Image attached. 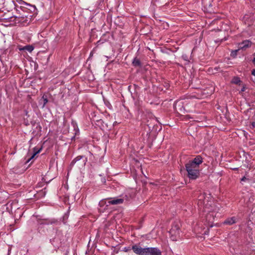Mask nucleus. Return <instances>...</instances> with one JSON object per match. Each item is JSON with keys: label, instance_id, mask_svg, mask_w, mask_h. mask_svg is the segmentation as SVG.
<instances>
[{"label": "nucleus", "instance_id": "15", "mask_svg": "<svg viewBox=\"0 0 255 255\" xmlns=\"http://www.w3.org/2000/svg\"><path fill=\"white\" fill-rule=\"evenodd\" d=\"M132 64L135 66H139L140 65V60L136 58H134L132 61Z\"/></svg>", "mask_w": 255, "mask_h": 255}, {"label": "nucleus", "instance_id": "20", "mask_svg": "<svg viewBox=\"0 0 255 255\" xmlns=\"http://www.w3.org/2000/svg\"><path fill=\"white\" fill-rule=\"evenodd\" d=\"M42 98H43V101H44V103H43V105L42 107H44L45 106V105L47 103L48 100L46 98H44V97H43Z\"/></svg>", "mask_w": 255, "mask_h": 255}, {"label": "nucleus", "instance_id": "23", "mask_svg": "<svg viewBox=\"0 0 255 255\" xmlns=\"http://www.w3.org/2000/svg\"><path fill=\"white\" fill-rule=\"evenodd\" d=\"M245 90V87H243L241 89V92H244Z\"/></svg>", "mask_w": 255, "mask_h": 255}, {"label": "nucleus", "instance_id": "24", "mask_svg": "<svg viewBox=\"0 0 255 255\" xmlns=\"http://www.w3.org/2000/svg\"><path fill=\"white\" fill-rule=\"evenodd\" d=\"M252 125L254 128H255V122H253Z\"/></svg>", "mask_w": 255, "mask_h": 255}, {"label": "nucleus", "instance_id": "5", "mask_svg": "<svg viewBox=\"0 0 255 255\" xmlns=\"http://www.w3.org/2000/svg\"><path fill=\"white\" fill-rule=\"evenodd\" d=\"M145 255H162V253L158 248L146 247Z\"/></svg>", "mask_w": 255, "mask_h": 255}, {"label": "nucleus", "instance_id": "22", "mask_svg": "<svg viewBox=\"0 0 255 255\" xmlns=\"http://www.w3.org/2000/svg\"><path fill=\"white\" fill-rule=\"evenodd\" d=\"M247 179L246 177H243L242 179H241V181H245L246 180H247Z\"/></svg>", "mask_w": 255, "mask_h": 255}, {"label": "nucleus", "instance_id": "13", "mask_svg": "<svg viewBox=\"0 0 255 255\" xmlns=\"http://www.w3.org/2000/svg\"><path fill=\"white\" fill-rule=\"evenodd\" d=\"M241 82V81L240 78L238 77H234L232 80V83L235 84L240 85Z\"/></svg>", "mask_w": 255, "mask_h": 255}, {"label": "nucleus", "instance_id": "19", "mask_svg": "<svg viewBox=\"0 0 255 255\" xmlns=\"http://www.w3.org/2000/svg\"><path fill=\"white\" fill-rule=\"evenodd\" d=\"M131 249V248H130V247H125L123 249V251H124L125 252H128L130 251Z\"/></svg>", "mask_w": 255, "mask_h": 255}, {"label": "nucleus", "instance_id": "7", "mask_svg": "<svg viewBox=\"0 0 255 255\" xmlns=\"http://www.w3.org/2000/svg\"><path fill=\"white\" fill-rule=\"evenodd\" d=\"M24 6H22L23 9L22 11H25L26 10H28L30 12L34 14H37V9L36 6L34 5H31L30 4L27 3H24Z\"/></svg>", "mask_w": 255, "mask_h": 255}, {"label": "nucleus", "instance_id": "1", "mask_svg": "<svg viewBox=\"0 0 255 255\" xmlns=\"http://www.w3.org/2000/svg\"><path fill=\"white\" fill-rule=\"evenodd\" d=\"M198 205L206 213V220L208 222V226L213 227V222L218 212L219 207L214 202L210 194L205 193L200 194L198 198Z\"/></svg>", "mask_w": 255, "mask_h": 255}, {"label": "nucleus", "instance_id": "11", "mask_svg": "<svg viewBox=\"0 0 255 255\" xmlns=\"http://www.w3.org/2000/svg\"><path fill=\"white\" fill-rule=\"evenodd\" d=\"M236 218L233 217L230 218H228L224 222V224L233 225L236 223Z\"/></svg>", "mask_w": 255, "mask_h": 255}, {"label": "nucleus", "instance_id": "17", "mask_svg": "<svg viewBox=\"0 0 255 255\" xmlns=\"http://www.w3.org/2000/svg\"><path fill=\"white\" fill-rule=\"evenodd\" d=\"M14 6H15V8L17 12V15H18L19 14H21L20 13V10L19 9H20L21 10V9L20 8V6H18V5L16 4L15 3H14Z\"/></svg>", "mask_w": 255, "mask_h": 255}, {"label": "nucleus", "instance_id": "25", "mask_svg": "<svg viewBox=\"0 0 255 255\" xmlns=\"http://www.w3.org/2000/svg\"><path fill=\"white\" fill-rule=\"evenodd\" d=\"M253 62L255 64V57L253 59Z\"/></svg>", "mask_w": 255, "mask_h": 255}, {"label": "nucleus", "instance_id": "14", "mask_svg": "<svg viewBox=\"0 0 255 255\" xmlns=\"http://www.w3.org/2000/svg\"><path fill=\"white\" fill-rule=\"evenodd\" d=\"M82 158V156H78L76 158H75L71 162L70 164V166H72L74 165V164L78 161L81 160Z\"/></svg>", "mask_w": 255, "mask_h": 255}, {"label": "nucleus", "instance_id": "3", "mask_svg": "<svg viewBox=\"0 0 255 255\" xmlns=\"http://www.w3.org/2000/svg\"><path fill=\"white\" fill-rule=\"evenodd\" d=\"M170 238L173 241H177L181 238L180 230L177 225L172 226L169 231Z\"/></svg>", "mask_w": 255, "mask_h": 255}, {"label": "nucleus", "instance_id": "12", "mask_svg": "<svg viewBox=\"0 0 255 255\" xmlns=\"http://www.w3.org/2000/svg\"><path fill=\"white\" fill-rule=\"evenodd\" d=\"M34 49V47L31 45H26L20 48V50H27L29 52H32Z\"/></svg>", "mask_w": 255, "mask_h": 255}, {"label": "nucleus", "instance_id": "26", "mask_svg": "<svg viewBox=\"0 0 255 255\" xmlns=\"http://www.w3.org/2000/svg\"><path fill=\"white\" fill-rule=\"evenodd\" d=\"M103 203V201H101V202H100V204H102Z\"/></svg>", "mask_w": 255, "mask_h": 255}, {"label": "nucleus", "instance_id": "16", "mask_svg": "<svg viewBox=\"0 0 255 255\" xmlns=\"http://www.w3.org/2000/svg\"><path fill=\"white\" fill-rule=\"evenodd\" d=\"M16 1L17 2H18V3H19L20 4H21V6H20V8L22 10V9H23V7H22V6H25V5H24V3H26V2H24V1L22 0H16Z\"/></svg>", "mask_w": 255, "mask_h": 255}, {"label": "nucleus", "instance_id": "2", "mask_svg": "<svg viewBox=\"0 0 255 255\" xmlns=\"http://www.w3.org/2000/svg\"><path fill=\"white\" fill-rule=\"evenodd\" d=\"M188 176L190 179H196L199 175V167L192 164L187 163L185 165Z\"/></svg>", "mask_w": 255, "mask_h": 255}, {"label": "nucleus", "instance_id": "8", "mask_svg": "<svg viewBox=\"0 0 255 255\" xmlns=\"http://www.w3.org/2000/svg\"><path fill=\"white\" fill-rule=\"evenodd\" d=\"M202 158L201 156H197L192 161H189L187 163L197 166L199 167V165L202 162Z\"/></svg>", "mask_w": 255, "mask_h": 255}, {"label": "nucleus", "instance_id": "18", "mask_svg": "<svg viewBox=\"0 0 255 255\" xmlns=\"http://www.w3.org/2000/svg\"><path fill=\"white\" fill-rule=\"evenodd\" d=\"M239 50H240V49H237V50H234V51H232L231 54V56H232L235 57V56L237 55V52H238V51Z\"/></svg>", "mask_w": 255, "mask_h": 255}, {"label": "nucleus", "instance_id": "9", "mask_svg": "<svg viewBox=\"0 0 255 255\" xmlns=\"http://www.w3.org/2000/svg\"><path fill=\"white\" fill-rule=\"evenodd\" d=\"M124 201V199L121 198H111L109 199L108 203L109 205H118L123 203Z\"/></svg>", "mask_w": 255, "mask_h": 255}, {"label": "nucleus", "instance_id": "4", "mask_svg": "<svg viewBox=\"0 0 255 255\" xmlns=\"http://www.w3.org/2000/svg\"><path fill=\"white\" fill-rule=\"evenodd\" d=\"M16 21L18 23H20L22 25H27L30 22V18H28L27 15L24 14H19L15 16Z\"/></svg>", "mask_w": 255, "mask_h": 255}, {"label": "nucleus", "instance_id": "21", "mask_svg": "<svg viewBox=\"0 0 255 255\" xmlns=\"http://www.w3.org/2000/svg\"><path fill=\"white\" fill-rule=\"evenodd\" d=\"M39 152H40V150H38V151H35V152L33 153V154L32 155V156H31V158H33L34 157V156H35L36 154H37L38 153H39Z\"/></svg>", "mask_w": 255, "mask_h": 255}, {"label": "nucleus", "instance_id": "10", "mask_svg": "<svg viewBox=\"0 0 255 255\" xmlns=\"http://www.w3.org/2000/svg\"><path fill=\"white\" fill-rule=\"evenodd\" d=\"M251 45L252 42L249 40H246L239 44V49H245L247 48L251 47Z\"/></svg>", "mask_w": 255, "mask_h": 255}, {"label": "nucleus", "instance_id": "6", "mask_svg": "<svg viewBox=\"0 0 255 255\" xmlns=\"http://www.w3.org/2000/svg\"><path fill=\"white\" fill-rule=\"evenodd\" d=\"M146 248H142L139 244L133 245L131 247V250L133 253L137 255H145Z\"/></svg>", "mask_w": 255, "mask_h": 255}]
</instances>
